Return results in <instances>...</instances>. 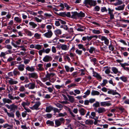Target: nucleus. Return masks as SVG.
<instances>
[{"label":"nucleus","mask_w":129,"mask_h":129,"mask_svg":"<svg viewBox=\"0 0 129 129\" xmlns=\"http://www.w3.org/2000/svg\"><path fill=\"white\" fill-rule=\"evenodd\" d=\"M84 3L85 4V6L88 8L89 7L88 5L90 6H95L97 4L96 1L92 0H85Z\"/></svg>","instance_id":"f257e3e1"},{"label":"nucleus","mask_w":129,"mask_h":129,"mask_svg":"<svg viewBox=\"0 0 129 129\" xmlns=\"http://www.w3.org/2000/svg\"><path fill=\"white\" fill-rule=\"evenodd\" d=\"M55 75V74L54 73H48L45 75V77L42 78V80L44 82H45L48 80H49L50 81H51L50 80V78L54 76Z\"/></svg>","instance_id":"f03ea898"},{"label":"nucleus","mask_w":129,"mask_h":129,"mask_svg":"<svg viewBox=\"0 0 129 129\" xmlns=\"http://www.w3.org/2000/svg\"><path fill=\"white\" fill-rule=\"evenodd\" d=\"M5 106L9 109L10 110V111L14 112L17 109V106L15 105L14 104L11 105L6 104Z\"/></svg>","instance_id":"7ed1b4c3"},{"label":"nucleus","mask_w":129,"mask_h":129,"mask_svg":"<svg viewBox=\"0 0 129 129\" xmlns=\"http://www.w3.org/2000/svg\"><path fill=\"white\" fill-rule=\"evenodd\" d=\"M30 104V103L28 101H26V102H23L22 103L21 105L24 108L25 111V112H30V110L28 108H26L25 107V106H28Z\"/></svg>","instance_id":"20e7f679"},{"label":"nucleus","mask_w":129,"mask_h":129,"mask_svg":"<svg viewBox=\"0 0 129 129\" xmlns=\"http://www.w3.org/2000/svg\"><path fill=\"white\" fill-rule=\"evenodd\" d=\"M77 16L78 17H84L85 16V14L82 11L80 12V13H78L76 12H73V18H75L74 17Z\"/></svg>","instance_id":"39448f33"},{"label":"nucleus","mask_w":129,"mask_h":129,"mask_svg":"<svg viewBox=\"0 0 129 129\" xmlns=\"http://www.w3.org/2000/svg\"><path fill=\"white\" fill-rule=\"evenodd\" d=\"M35 84L34 83H30L28 84H25V87L28 88L29 89H33L35 88Z\"/></svg>","instance_id":"423d86ee"},{"label":"nucleus","mask_w":129,"mask_h":129,"mask_svg":"<svg viewBox=\"0 0 129 129\" xmlns=\"http://www.w3.org/2000/svg\"><path fill=\"white\" fill-rule=\"evenodd\" d=\"M28 77L29 78H32L35 79H37L38 78V76L37 73L33 72L28 73Z\"/></svg>","instance_id":"0eeeda50"},{"label":"nucleus","mask_w":129,"mask_h":129,"mask_svg":"<svg viewBox=\"0 0 129 129\" xmlns=\"http://www.w3.org/2000/svg\"><path fill=\"white\" fill-rule=\"evenodd\" d=\"M53 35V33L51 30H48L47 32L43 34L44 36L47 38H51Z\"/></svg>","instance_id":"6e6552de"},{"label":"nucleus","mask_w":129,"mask_h":129,"mask_svg":"<svg viewBox=\"0 0 129 129\" xmlns=\"http://www.w3.org/2000/svg\"><path fill=\"white\" fill-rule=\"evenodd\" d=\"M7 78L9 79L8 80V83L11 85L16 84L18 83L17 81H15L12 78L7 77Z\"/></svg>","instance_id":"1a4fd4ad"},{"label":"nucleus","mask_w":129,"mask_h":129,"mask_svg":"<svg viewBox=\"0 0 129 129\" xmlns=\"http://www.w3.org/2000/svg\"><path fill=\"white\" fill-rule=\"evenodd\" d=\"M52 57L49 56L47 55L45 56L43 58V60L45 62H48L52 60Z\"/></svg>","instance_id":"9d476101"},{"label":"nucleus","mask_w":129,"mask_h":129,"mask_svg":"<svg viewBox=\"0 0 129 129\" xmlns=\"http://www.w3.org/2000/svg\"><path fill=\"white\" fill-rule=\"evenodd\" d=\"M26 69L27 71H28L30 72H33L35 71V68L34 66H31L30 67L29 66H27L26 67Z\"/></svg>","instance_id":"9b49d317"},{"label":"nucleus","mask_w":129,"mask_h":129,"mask_svg":"<svg viewBox=\"0 0 129 129\" xmlns=\"http://www.w3.org/2000/svg\"><path fill=\"white\" fill-rule=\"evenodd\" d=\"M78 27L77 29V30L79 31H83L85 29V27L83 26H82L80 25H77Z\"/></svg>","instance_id":"f8f14e48"},{"label":"nucleus","mask_w":129,"mask_h":129,"mask_svg":"<svg viewBox=\"0 0 129 129\" xmlns=\"http://www.w3.org/2000/svg\"><path fill=\"white\" fill-rule=\"evenodd\" d=\"M101 105L102 106L105 107L106 106H109L111 105V103L108 102H102L100 103Z\"/></svg>","instance_id":"ddd939ff"},{"label":"nucleus","mask_w":129,"mask_h":129,"mask_svg":"<svg viewBox=\"0 0 129 129\" xmlns=\"http://www.w3.org/2000/svg\"><path fill=\"white\" fill-rule=\"evenodd\" d=\"M101 39L102 41H104V43L107 45H108L109 43V41L104 36H102Z\"/></svg>","instance_id":"4468645a"},{"label":"nucleus","mask_w":129,"mask_h":129,"mask_svg":"<svg viewBox=\"0 0 129 129\" xmlns=\"http://www.w3.org/2000/svg\"><path fill=\"white\" fill-rule=\"evenodd\" d=\"M3 101L4 104L6 103L10 104L12 103V101L9 99L4 98L3 99Z\"/></svg>","instance_id":"2eb2a0df"},{"label":"nucleus","mask_w":129,"mask_h":129,"mask_svg":"<svg viewBox=\"0 0 129 129\" xmlns=\"http://www.w3.org/2000/svg\"><path fill=\"white\" fill-rule=\"evenodd\" d=\"M20 63V64L17 66L18 69L20 71H23L24 70L25 66L24 64H21V62Z\"/></svg>","instance_id":"dca6fc26"},{"label":"nucleus","mask_w":129,"mask_h":129,"mask_svg":"<svg viewBox=\"0 0 129 129\" xmlns=\"http://www.w3.org/2000/svg\"><path fill=\"white\" fill-rule=\"evenodd\" d=\"M44 16L48 18H53L54 17L53 14L52 13H45L44 14Z\"/></svg>","instance_id":"f3484780"},{"label":"nucleus","mask_w":129,"mask_h":129,"mask_svg":"<svg viewBox=\"0 0 129 129\" xmlns=\"http://www.w3.org/2000/svg\"><path fill=\"white\" fill-rule=\"evenodd\" d=\"M60 47L62 50L66 51L68 50L69 48V46L65 44L61 45Z\"/></svg>","instance_id":"a211bd4d"},{"label":"nucleus","mask_w":129,"mask_h":129,"mask_svg":"<svg viewBox=\"0 0 129 129\" xmlns=\"http://www.w3.org/2000/svg\"><path fill=\"white\" fill-rule=\"evenodd\" d=\"M95 113H91V115L89 114V113H87L86 117H88L89 118H91L95 119L94 118L95 116Z\"/></svg>","instance_id":"6ab92c4d"},{"label":"nucleus","mask_w":129,"mask_h":129,"mask_svg":"<svg viewBox=\"0 0 129 129\" xmlns=\"http://www.w3.org/2000/svg\"><path fill=\"white\" fill-rule=\"evenodd\" d=\"M24 31L26 34L28 36H31L34 34L32 33L31 31L27 29H25L24 30Z\"/></svg>","instance_id":"aec40b11"},{"label":"nucleus","mask_w":129,"mask_h":129,"mask_svg":"<svg viewBox=\"0 0 129 129\" xmlns=\"http://www.w3.org/2000/svg\"><path fill=\"white\" fill-rule=\"evenodd\" d=\"M125 5H122L119 6L115 8L116 10L118 11L123 10L124 9Z\"/></svg>","instance_id":"412c9836"},{"label":"nucleus","mask_w":129,"mask_h":129,"mask_svg":"<svg viewBox=\"0 0 129 129\" xmlns=\"http://www.w3.org/2000/svg\"><path fill=\"white\" fill-rule=\"evenodd\" d=\"M106 111V110L104 108H99L98 109L97 112L99 113H102L103 112H105Z\"/></svg>","instance_id":"4be33fe9"},{"label":"nucleus","mask_w":129,"mask_h":129,"mask_svg":"<svg viewBox=\"0 0 129 129\" xmlns=\"http://www.w3.org/2000/svg\"><path fill=\"white\" fill-rule=\"evenodd\" d=\"M99 92L96 90H93L91 92V94L92 95H99L100 94Z\"/></svg>","instance_id":"5701e85b"},{"label":"nucleus","mask_w":129,"mask_h":129,"mask_svg":"<svg viewBox=\"0 0 129 129\" xmlns=\"http://www.w3.org/2000/svg\"><path fill=\"white\" fill-rule=\"evenodd\" d=\"M40 104L41 103L40 102H37L33 106V107L34 109L37 110L38 109V107L40 105Z\"/></svg>","instance_id":"b1692460"},{"label":"nucleus","mask_w":129,"mask_h":129,"mask_svg":"<svg viewBox=\"0 0 129 129\" xmlns=\"http://www.w3.org/2000/svg\"><path fill=\"white\" fill-rule=\"evenodd\" d=\"M29 25L32 26V27L34 28L37 26V24H35L34 22H30L29 23Z\"/></svg>","instance_id":"393cba45"},{"label":"nucleus","mask_w":129,"mask_h":129,"mask_svg":"<svg viewBox=\"0 0 129 129\" xmlns=\"http://www.w3.org/2000/svg\"><path fill=\"white\" fill-rule=\"evenodd\" d=\"M54 32L55 35L56 36L60 35L61 34V30L59 29H57L55 30Z\"/></svg>","instance_id":"a878e982"},{"label":"nucleus","mask_w":129,"mask_h":129,"mask_svg":"<svg viewBox=\"0 0 129 129\" xmlns=\"http://www.w3.org/2000/svg\"><path fill=\"white\" fill-rule=\"evenodd\" d=\"M85 123L86 124L92 125L93 124V121L92 120L89 119L86 120Z\"/></svg>","instance_id":"bb28decb"},{"label":"nucleus","mask_w":129,"mask_h":129,"mask_svg":"<svg viewBox=\"0 0 129 129\" xmlns=\"http://www.w3.org/2000/svg\"><path fill=\"white\" fill-rule=\"evenodd\" d=\"M98 38V36L97 35H94L90 37L87 36V38L88 41H90L92 38Z\"/></svg>","instance_id":"cd10ccee"},{"label":"nucleus","mask_w":129,"mask_h":129,"mask_svg":"<svg viewBox=\"0 0 129 129\" xmlns=\"http://www.w3.org/2000/svg\"><path fill=\"white\" fill-rule=\"evenodd\" d=\"M53 107L51 106H49L47 107L46 109V112H51V110H52Z\"/></svg>","instance_id":"c85d7f7f"},{"label":"nucleus","mask_w":129,"mask_h":129,"mask_svg":"<svg viewBox=\"0 0 129 129\" xmlns=\"http://www.w3.org/2000/svg\"><path fill=\"white\" fill-rule=\"evenodd\" d=\"M112 70L115 74H117L118 72H118V69L116 67H113L111 68Z\"/></svg>","instance_id":"c756f323"},{"label":"nucleus","mask_w":129,"mask_h":129,"mask_svg":"<svg viewBox=\"0 0 129 129\" xmlns=\"http://www.w3.org/2000/svg\"><path fill=\"white\" fill-rule=\"evenodd\" d=\"M46 123L47 125H49L51 126H54V123L53 121H51L50 120H48L46 122Z\"/></svg>","instance_id":"7c9ffc66"},{"label":"nucleus","mask_w":129,"mask_h":129,"mask_svg":"<svg viewBox=\"0 0 129 129\" xmlns=\"http://www.w3.org/2000/svg\"><path fill=\"white\" fill-rule=\"evenodd\" d=\"M92 106L94 108H96L99 107L100 106L99 103L98 101H96L95 103Z\"/></svg>","instance_id":"2f4dec72"},{"label":"nucleus","mask_w":129,"mask_h":129,"mask_svg":"<svg viewBox=\"0 0 129 129\" xmlns=\"http://www.w3.org/2000/svg\"><path fill=\"white\" fill-rule=\"evenodd\" d=\"M65 68L66 69V71L67 72H69L70 71L71 72H72L73 71V68L72 67L70 68H70L68 66H65Z\"/></svg>","instance_id":"473e14b6"},{"label":"nucleus","mask_w":129,"mask_h":129,"mask_svg":"<svg viewBox=\"0 0 129 129\" xmlns=\"http://www.w3.org/2000/svg\"><path fill=\"white\" fill-rule=\"evenodd\" d=\"M41 34L38 33H36L34 35V37L37 39H39L41 37Z\"/></svg>","instance_id":"72a5a7b5"},{"label":"nucleus","mask_w":129,"mask_h":129,"mask_svg":"<svg viewBox=\"0 0 129 129\" xmlns=\"http://www.w3.org/2000/svg\"><path fill=\"white\" fill-rule=\"evenodd\" d=\"M19 91L21 92H24L26 90V89L23 86H20L19 89Z\"/></svg>","instance_id":"f704fd0d"},{"label":"nucleus","mask_w":129,"mask_h":129,"mask_svg":"<svg viewBox=\"0 0 129 129\" xmlns=\"http://www.w3.org/2000/svg\"><path fill=\"white\" fill-rule=\"evenodd\" d=\"M95 48L93 47H91L89 49H88L87 50H89V52L91 53H92L93 51H95Z\"/></svg>","instance_id":"c9c22d12"},{"label":"nucleus","mask_w":129,"mask_h":129,"mask_svg":"<svg viewBox=\"0 0 129 129\" xmlns=\"http://www.w3.org/2000/svg\"><path fill=\"white\" fill-rule=\"evenodd\" d=\"M90 61L91 62H93L94 65H95L96 63V61H97L96 59L95 58H93L91 57H90Z\"/></svg>","instance_id":"e433bc0d"},{"label":"nucleus","mask_w":129,"mask_h":129,"mask_svg":"<svg viewBox=\"0 0 129 129\" xmlns=\"http://www.w3.org/2000/svg\"><path fill=\"white\" fill-rule=\"evenodd\" d=\"M14 20L17 22L20 23L21 22V19L18 17H15L14 18Z\"/></svg>","instance_id":"4c0bfd02"},{"label":"nucleus","mask_w":129,"mask_h":129,"mask_svg":"<svg viewBox=\"0 0 129 129\" xmlns=\"http://www.w3.org/2000/svg\"><path fill=\"white\" fill-rule=\"evenodd\" d=\"M100 49L101 50L103 51L106 52H108L107 49H108L107 47L106 46H103V47H101Z\"/></svg>","instance_id":"58836bf2"},{"label":"nucleus","mask_w":129,"mask_h":129,"mask_svg":"<svg viewBox=\"0 0 129 129\" xmlns=\"http://www.w3.org/2000/svg\"><path fill=\"white\" fill-rule=\"evenodd\" d=\"M43 64H39L38 65L39 67L38 69L40 71H43L44 70V68L43 67Z\"/></svg>","instance_id":"ea45409f"},{"label":"nucleus","mask_w":129,"mask_h":129,"mask_svg":"<svg viewBox=\"0 0 129 129\" xmlns=\"http://www.w3.org/2000/svg\"><path fill=\"white\" fill-rule=\"evenodd\" d=\"M108 83V81L106 79H104L103 80V82L101 84V85L102 86H105L106 84Z\"/></svg>","instance_id":"a19ab883"},{"label":"nucleus","mask_w":129,"mask_h":129,"mask_svg":"<svg viewBox=\"0 0 129 129\" xmlns=\"http://www.w3.org/2000/svg\"><path fill=\"white\" fill-rule=\"evenodd\" d=\"M78 47L79 49H82L83 50L85 51L86 50V49L84 47L83 45L81 44H79L78 45Z\"/></svg>","instance_id":"79ce46f5"},{"label":"nucleus","mask_w":129,"mask_h":129,"mask_svg":"<svg viewBox=\"0 0 129 129\" xmlns=\"http://www.w3.org/2000/svg\"><path fill=\"white\" fill-rule=\"evenodd\" d=\"M55 124L57 126H60L61 124V123L59 120H56L55 121Z\"/></svg>","instance_id":"37998d69"},{"label":"nucleus","mask_w":129,"mask_h":129,"mask_svg":"<svg viewBox=\"0 0 129 129\" xmlns=\"http://www.w3.org/2000/svg\"><path fill=\"white\" fill-rule=\"evenodd\" d=\"M35 48L38 50H39L42 48V46L39 45H36L35 46Z\"/></svg>","instance_id":"c03bdc74"},{"label":"nucleus","mask_w":129,"mask_h":129,"mask_svg":"<svg viewBox=\"0 0 129 129\" xmlns=\"http://www.w3.org/2000/svg\"><path fill=\"white\" fill-rule=\"evenodd\" d=\"M120 79H121L124 82H126L127 81V77L125 76H122V77H121L120 78Z\"/></svg>","instance_id":"a18cd8bd"},{"label":"nucleus","mask_w":129,"mask_h":129,"mask_svg":"<svg viewBox=\"0 0 129 129\" xmlns=\"http://www.w3.org/2000/svg\"><path fill=\"white\" fill-rule=\"evenodd\" d=\"M13 73L14 75L16 76L17 75H19L20 73L18 71L14 70L13 72Z\"/></svg>","instance_id":"49530a36"},{"label":"nucleus","mask_w":129,"mask_h":129,"mask_svg":"<svg viewBox=\"0 0 129 129\" xmlns=\"http://www.w3.org/2000/svg\"><path fill=\"white\" fill-rule=\"evenodd\" d=\"M61 109H59L55 108L53 107L52 110H53L54 112H60V111L61 110Z\"/></svg>","instance_id":"de8ad7c7"},{"label":"nucleus","mask_w":129,"mask_h":129,"mask_svg":"<svg viewBox=\"0 0 129 129\" xmlns=\"http://www.w3.org/2000/svg\"><path fill=\"white\" fill-rule=\"evenodd\" d=\"M100 8L99 6H96L94 8V10L95 12H98L100 10Z\"/></svg>","instance_id":"09e8293b"},{"label":"nucleus","mask_w":129,"mask_h":129,"mask_svg":"<svg viewBox=\"0 0 129 129\" xmlns=\"http://www.w3.org/2000/svg\"><path fill=\"white\" fill-rule=\"evenodd\" d=\"M34 19L38 22H41L42 20L41 19H40L37 17H35L34 18Z\"/></svg>","instance_id":"8fccbe9b"},{"label":"nucleus","mask_w":129,"mask_h":129,"mask_svg":"<svg viewBox=\"0 0 129 129\" xmlns=\"http://www.w3.org/2000/svg\"><path fill=\"white\" fill-rule=\"evenodd\" d=\"M92 32L93 33L97 34H99L100 33V31L99 30H93Z\"/></svg>","instance_id":"3c124183"},{"label":"nucleus","mask_w":129,"mask_h":129,"mask_svg":"<svg viewBox=\"0 0 129 129\" xmlns=\"http://www.w3.org/2000/svg\"><path fill=\"white\" fill-rule=\"evenodd\" d=\"M109 48L110 50L113 51L114 50V48L113 47V46L112 44L109 45Z\"/></svg>","instance_id":"603ef678"},{"label":"nucleus","mask_w":129,"mask_h":129,"mask_svg":"<svg viewBox=\"0 0 129 129\" xmlns=\"http://www.w3.org/2000/svg\"><path fill=\"white\" fill-rule=\"evenodd\" d=\"M39 55L40 56L42 55V53H44V48H43L42 49L40 50L38 52Z\"/></svg>","instance_id":"864d4df0"},{"label":"nucleus","mask_w":129,"mask_h":129,"mask_svg":"<svg viewBox=\"0 0 129 129\" xmlns=\"http://www.w3.org/2000/svg\"><path fill=\"white\" fill-rule=\"evenodd\" d=\"M60 19H58V21H55V24L57 26H58L60 25Z\"/></svg>","instance_id":"5fc2aeb1"},{"label":"nucleus","mask_w":129,"mask_h":129,"mask_svg":"<svg viewBox=\"0 0 129 129\" xmlns=\"http://www.w3.org/2000/svg\"><path fill=\"white\" fill-rule=\"evenodd\" d=\"M50 51H51L50 49L49 48H47V49H44V53H47V54L48 53H49V52H50Z\"/></svg>","instance_id":"6e6d98bb"},{"label":"nucleus","mask_w":129,"mask_h":129,"mask_svg":"<svg viewBox=\"0 0 129 129\" xmlns=\"http://www.w3.org/2000/svg\"><path fill=\"white\" fill-rule=\"evenodd\" d=\"M17 47L21 48V49L20 50H21L23 51H25L26 50V49L24 48V46H18Z\"/></svg>","instance_id":"4d7b16f0"},{"label":"nucleus","mask_w":129,"mask_h":129,"mask_svg":"<svg viewBox=\"0 0 129 129\" xmlns=\"http://www.w3.org/2000/svg\"><path fill=\"white\" fill-rule=\"evenodd\" d=\"M30 61V60L29 59H25L24 60L23 62L25 64H28Z\"/></svg>","instance_id":"13d9d810"},{"label":"nucleus","mask_w":129,"mask_h":129,"mask_svg":"<svg viewBox=\"0 0 129 129\" xmlns=\"http://www.w3.org/2000/svg\"><path fill=\"white\" fill-rule=\"evenodd\" d=\"M63 85H55V87L57 89H60L61 88L63 87Z\"/></svg>","instance_id":"bf43d9fd"},{"label":"nucleus","mask_w":129,"mask_h":129,"mask_svg":"<svg viewBox=\"0 0 129 129\" xmlns=\"http://www.w3.org/2000/svg\"><path fill=\"white\" fill-rule=\"evenodd\" d=\"M67 115V113H59L58 115L57 116V117L64 116Z\"/></svg>","instance_id":"052dcab7"},{"label":"nucleus","mask_w":129,"mask_h":129,"mask_svg":"<svg viewBox=\"0 0 129 129\" xmlns=\"http://www.w3.org/2000/svg\"><path fill=\"white\" fill-rule=\"evenodd\" d=\"M101 11L102 12H107V10L105 7H104L101 8Z\"/></svg>","instance_id":"680f3d73"},{"label":"nucleus","mask_w":129,"mask_h":129,"mask_svg":"<svg viewBox=\"0 0 129 129\" xmlns=\"http://www.w3.org/2000/svg\"><path fill=\"white\" fill-rule=\"evenodd\" d=\"M110 67L109 68H108L106 69L105 71V73L107 74H109L110 72Z\"/></svg>","instance_id":"e2e57ef3"},{"label":"nucleus","mask_w":129,"mask_h":129,"mask_svg":"<svg viewBox=\"0 0 129 129\" xmlns=\"http://www.w3.org/2000/svg\"><path fill=\"white\" fill-rule=\"evenodd\" d=\"M69 99V100L71 102H73V97L71 96H70L69 95H67Z\"/></svg>","instance_id":"0e129e2a"},{"label":"nucleus","mask_w":129,"mask_h":129,"mask_svg":"<svg viewBox=\"0 0 129 129\" xmlns=\"http://www.w3.org/2000/svg\"><path fill=\"white\" fill-rule=\"evenodd\" d=\"M108 11H109L108 14L109 15L113 14V12L114 10H111L110 8H108Z\"/></svg>","instance_id":"69168bd1"},{"label":"nucleus","mask_w":129,"mask_h":129,"mask_svg":"<svg viewBox=\"0 0 129 129\" xmlns=\"http://www.w3.org/2000/svg\"><path fill=\"white\" fill-rule=\"evenodd\" d=\"M52 51L53 53H55L56 50L55 47L54 46H53L52 48Z\"/></svg>","instance_id":"338daca9"},{"label":"nucleus","mask_w":129,"mask_h":129,"mask_svg":"<svg viewBox=\"0 0 129 129\" xmlns=\"http://www.w3.org/2000/svg\"><path fill=\"white\" fill-rule=\"evenodd\" d=\"M119 109L121 111V112H126L125 110L122 107H120L119 108Z\"/></svg>","instance_id":"774afa93"}]
</instances>
